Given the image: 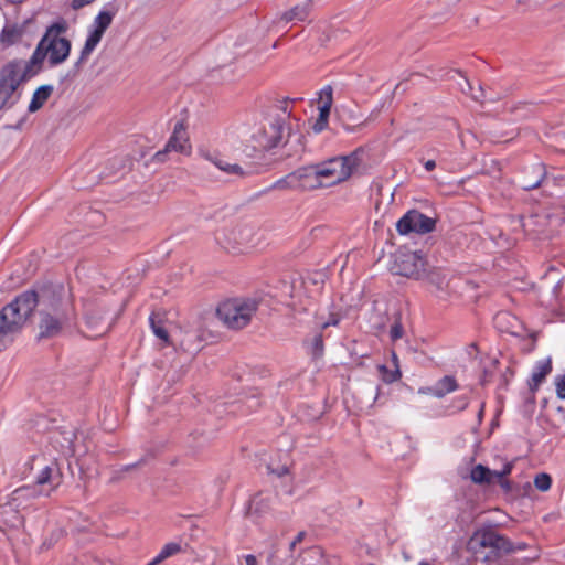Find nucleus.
<instances>
[{"label":"nucleus","mask_w":565,"mask_h":565,"mask_svg":"<svg viewBox=\"0 0 565 565\" xmlns=\"http://www.w3.org/2000/svg\"><path fill=\"white\" fill-rule=\"evenodd\" d=\"M290 136V127L285 118H273L262 124L243 125L226 132L227 142L246 158H256L270 150Z\"/></svg>","instance_id":"nucleus-1"},{"label":"nucleus","mask_w":565,"mask_h":565,"mask_svg":"<svg viewBox=\"0 0 565 565\" xmlns=\"http://www.w3.org/2000/svg\"><path fill=\"white\" fill-rule=\"evenodd\" d=\"M360 158L356 152L332 158L317 166L297 170L288 175L291 186L302 189L331 186L348 180L358 168Z\"/></svg>","instance_id":"nucleus-2"},{"label":"nucleus","mask_w":565,"mask_h":565,"mask_svg":"<svg viewBox=\"0 0 565 565\" xmlns=\"http://www.w3.org/2000/svg\"><path fill=\"white\" fill-rule=\"evenodd\" d=\"M36 295V306L40 307V337L58 334L68 320L71 302L63 286H52L41 289Z\"/></svg>","instance_id":"nucleus-3"},{"label":"nucleus","mask_w":565,"mask_h":565,"mask_svg":"<svg viewBox=\"0 0 565 565\" xmlns=\"http://www.w3.org/2000/svg\"><path fill=\"white\" fill-rule=\"evenodd\" d=\"M65 30L63 23H54L47 28L30 60L26 61L32 70H36V74L45 60H47L50 66H56L68 58L72 49L71 41L61 36Z\"/></svg>","instance_id":"nucleus-4"},{"label":"nucleus","mask_w":565,"mask_h":565,"mask_svg":"<svg viewBox=\"0 0 565 565\" xmlns=\"http://www.w3.org/2000/svg\"><path fill=\"white\" fill-rule=\"evenodd\" d=\"M36 307L35 291H25L0 311V352L20 332Z\"/></svg>","instance_id":"nucleus-5"},{"label":"nucleus","mask_w":565,"mask_h":565,"mask_svg":"<svg viewBox=\"0 0 565 565\" xmlns=\"http://www.w3.org/2000/svg\"><path fill=\"white\" fill-rule=\"evenodd\" d=\"M36 74L26 61L15 60L0 68V110L12 107L20 98V86Z\"/></svg>","instance_id":"nucleus-6"},{"label":"nucleus","mask_w":565,"mask_h":565,"mask_svg":"<svg viewBox=\"0 0 565 565\" xmlns=\"http://www.w3.org/2000/svg\"><path fill=\"white\" fill-rule=\"evenodd\" d=\"M29 477L33 482L31 488L35 489V498L50 495L62 483V472L54 458L44 455H35L28 462Z\"/></svg>","instance_id":"nucleus-7"},{"label":"nucleus","mask_w":565,"mask_h":565,"mask_svg":"<svg viewBox=\"0 0 565 565\" xmlns=\"http://www.w3.org/2000/svg\"><path fill=\"white\" fill-rule=\"evenodd\" d=\"M391 270L412 279H428L431 284L440 286L438 274L430 269L424 256L417 252L399 249L394 255Z\"/></svg>","instance_id":"nucleus-8"},{"label":"nucleus","mask_w":565,"mask_h":565,"mask_svg":"<svg viewBox=\"0 0 565 565\" xmlns=\"http://www.w3.org/2000/svg\"><path fill=\"white\" fill-rule=\"evenodd\" d=\"M257 307V301L253 299L234 298L220 303L216 315L227 328L238 330L252 321Z\"/></svg>","instance_id":"nucleus-9"},{"label":"nucleus","mask_w":565,"mask_h":565,"mask_svg":"<svg viewBox=\"0 0 565 565\" xmlns=\"http://www.w3.org/2000/svg\"><path fill=\"white\" fill-rule=\"evenodd\" d=\"M222 246L232 254H248L263 242V235L249 225H236L223 232L218 238Z\"/></svg>","instance_id":"nucleus-10"},{"label":"nucleus","mask_w":565,"mask_h":565,"mask_svg":"<svg viewBox=\"0 0 565 565\" xmlns=\"http://www.w3.org/2000/svg\"><path fill=\"white\" fill-rule=\"evenodd\" d=\"M35 498V489L21 487L15 489L4 502L0 503V529H15L22 524L20 509L26 507L30 499Z\"/></svg>","instance_id":"nucleus-11"},{"label":"nucleus","mask_w":565,"mask_h":565,"mask_svg":"<svg viewBox=\"0 0 565 565\" xmlns=\"http://www.w3.org/2000/svg\"><path fill=\"white\" fill-rule=\"evenodd\" d=\"M114 14L108 11H100L94 19L79 55L75 62V68L81 70L89 60L92 53L103 39L104 33L110 26Z\"/></svg>","instance_id":"nucleus-12"},{"label":"nucleus","mask_w":565,"mask_h":565,"mask_svg":"<svg viewBox=\"0 0 565 565\" xmlns=\"http://www.w3.org/2000/svg\"><path fill=\"white\" fill-rule=\"evenodd\" d=\"M513 469V461L504 460L501 469H490L481 463L475 466L470 471V479L473 483L480 486H490L498 482L504 491L511 490V484L507 476Z\"/></svg>","instance_id":"nucleus-13"},{"label":"nucleus","mask_w":565,"mask_h":565,"mask_svg":"<svg viewBox=\"0 0 565 565\" xmlns=\"http://www.w3.org/2000/svg\"><path fill=\"white\" fill-rule=\"evenodd\" d=\"M192 151V146L190 143L189 135L186 131V126L183 121H178L174 125L172 135L170 136L168 142L166 143L162 150L157 151L153 154L152 160L154 162H166L167 154L169 152H178L184 156H190Z\"/></svg>","instance_id":"nucleus-14"},{"label":"nucleus","mask_w":565,"mask_h":565,"mask_svg":"<svg viewBox=\"0 0 565 565\" xmlns=\"http://www.w3.org/2000/svg\"><path fill=\"white\" fill-rule=\"evenodd\" d=\"M435 227V221L418 211L407 212L396 224L399 234L406 235L409 233L425 234L429 233Z\"/></svg>","instance_id":"nucleus-15"},{"label":"nucleus","mask_w":565,"mask_h":565,"mask_svg":"<svg viewBox=\"0 0 565 565\" xmlns=\"http://www.w3.org/2000/svg\"><path fill=\"white\" fill-rule=\"evenodd\" d=\"M32 23L33 19H25L22 22L7 21L0 33V43L6 47L19 43Z\"/></svg>","instance_id":"nucleus-16"},{"label":"nucleus","mask_w":565,"mask_h":565,"mask_svg":"<svg viewBox=\"0 0 565 565\" xmlns=\"http://www.w3.org/2000/svg\"><path fill=\"white\" fill-rule=\"evenodd\" d=\"M85 323L88 329L86 335L89 338H97L108 330L103 311L90 305L85 309Z\"/></svg>","instance_id":"nucleus-17"},{"label":"nucleus","mask_w":565,"mask_h":565,"mask_svg":"<svg viewBox=\"0 0 565 565\" xmlns=\"http://www.w3.org/2000/svg\"><path fill=\"white\" fill-rule=\"evenodd\" d=\"M469 550L478 552L481 547L502 548L504 539L493 532L476 533L469 541Z\"/></svg>","instance_id":"nucleus-18"},{"label":"nucleus","mask_w":565,"mask_h":565,"mask_svg":"<svg viewBox=\"0 0 565 565\" xmlns=\"http://www.w3.org/2000/svg\"><path fill=\"white\" fill-rule=\"evenodd\" d=\"M310 12V3L302 2L298 3L295 7L290 8L289 10L282 12L277 18L278 23H289V22H301L305 21Z\"/></svg>","instance_id":"nucleus-19"},{"label":"nucleus","mask_w":565,"mask_h":565,"mask_svg":"<svg viewBox=\"0 0 565 565\" xmlns=\"http://www.w3.org/2000/svg\"><path fill=\"white\" fill-rule=\"evenodd\" d=\"M552 371L551 360L540 361L531 375V380L529 382V386L531 391H536L541 383L545 380L546 375H548Z\"/></svg>","instance_id":"nucleus-20"},{"label":"nucleus","mask_w":565,"mask_h":565,"mask_svg":"<svg viewBox=\"0 0 565 565\" xmlns=\"http://www.w3.org/2000/svg\"><path fill=\"white\" fill-rule=\"evenodd\" d=\"M53 93V86L51 85H42L35 89L32 95L31 102L29 104V111L35 113L47 102L50 96Z\"/></svg>","instance_id":"nucleus-21"},{"label":"nucleus","mask_w":565,"mask_h":565,"mask_svg":"<svg viewBox=\"0 0 565 565\" xmlns=\"http://www.w3.org/2000/svg\"><path fill=\"white\" fill-rule=\"evenodd\" d=\"M457 387H458V384H457L455 377L450 376V375H446L436 382V384L430 388V392L435 397L441 398L446 394L456 391Z\"/></svg>","instance_id":"nucleus-22"},{"label":"nucleus","mask_w":565,"mask_h":565,"mask_svg":"<svg viewBox=\"0 0 565 565\" xmlns=\"http://www.w3.org/2000/svg\"><path fill=\"white\" fill-rule=\"evenodd\" d=\"M182 545L178 542H169L163 545L159 554L152 559V565H159L169 557L181 553Z\"/></svg>","instance_id":"nucleus-23"},{"label":"nucleus","mask_w":565,"mask_h":565,"mask_svg":"<svg viewBox=\"0 0 565 565\" xmlns=\"http://www.w3.org/2000/svg\"><path fill=\"white\" fill-rule=\"evenodd\" d=\"M270 498L263 494L255 495L249 503V514H262L269 508Z\"/></svg>","instance_id":"nucleus-24"},{"label":"nucleus","mask_w":565,"mask_h":565,"mask_svg":"<svg viewBox=\"0 0 565 565\" xmlns=\"http://www.w3.org/2000/svg\"><path fill=\"white\" fill-rule=\"evenodd\" d=\"M333 103L332 88L331 86H326L321 89L319 94V106L318 110L330 111Z\"/></svg>","instance_id":"nucleus-25"},{"label":"nucleus","mask_w":565,"mask_h":565,"mask_svg":"<svg viewBox=\"0 0 565 565\" xmlns=\"http://www.w3.org/2000/svg\"><path fill=\"white\" fill-rule=\"evenodd\" d=\"M213 163L222 171L228 173V174H233V175H237V177H243L245 173L243 171V168L236 163H228V162H225L224 160H221V159H216L213 161Z\"/></svg>","instance_id":"nucleus-26"},{"label":"nucleus","mask_w":565,"mask_h":565,"mask_svg":"<svg viewBox=\"0 0 565 565\" xmlns=\"http://www.w3.org/2000/svg\"><path fill=\"white\" fill-rule=\"evenodd\" d=\"M150 324L153 333L163 342H169V333L167 329L161 324V322H157L154 317H150Z\"/></svg>","instance_id":"nucleus-27"},{"label":"nucleus","mask_w":565,"mask_h":565,"mask_svg":"<svg viewBox=\"0 0 565 565\" xmlns=\"http://www.w3.org/2000/svg\"><path fill=\"white\" fill-rule=\"evenodd\" d=\"M552 479L547 473H539L534 478V486L537 490L545 492L551 488Z\"/></svg>","instance_id":"nucleus-28"},{"label":"nucleus","mask_w":565,"mask_h":565,"mask_svg":"<svg viewBox=\"0 0 565 565\" xmlns=\"http://www.w3.org/2000/svg\"><path fill=\"white\" fill-rule=\"evenodd\" d=\"M405 331L404 327L401 323L399 319H395L393 324L390 328V338L393 342L403 338Z\"/></svg>","instance_id":"nucleus-29"},{"label":"nucleus","mask_w":565,"mask_h":565,"mask_svg":"<svg viewBox=\"0 0 565 565\" xmlns=\"http://www.w3.org/2000/svg\"><path fill=\"white\" fill-rule=\"evenodd\" d=\"M330 111L319 110V116L312 126L315 132H321L328 125Z\"/></svg>","instance_id":"nucleus-30"},{"label":"nucleus","mask_w":565,"mask_h":565,"mask_svg":"<svg viewBox=\"0 0 565 565\" xmlns=\"http://www.w3.org/2000/svg\"><path fill=\"white\" fill-rule=\"evenodd\" d=\"M340 318L338 313H330L329 319H324L322 316L317 317V326L321 329H326L330 326H337Z\"/></svg>","instance_id":"nucleus-31"},{"label":"nucleus","mask_w":565,"mask_h":565,"mask_svg":"<svg viewBox=\"0 0 565 565\" xmlns=\"http://www.w3.org/2000/svg\"><path fill=\"white\" fill-rule=\"evenodd\" d=\"M555 387L557 396L565 399V373L555 379Z\"/></svg>","instance_id":"nucleus-32"},{"label":"nucleus","mask_w":565,"mask_h":565,"mask_svg":"<svg viewBox=\"0 0 565 565\" xmlns=\"http://www.w3.org/2000/svg\"><path fill=\"white\" fill-rule=\"evenodd\" d=\"M312 347H313V354L320 355L322 352V349H323V341H322V337L320 334H318L313 338Z\"/></svg>","instance_id":"nucleus-33"},{"label":"nucleus","mask_w":565,"mask_h":565,"mask_svg":"<svg viewBox=\"0 0 565 565\" xmlns=\"http://www.w3.org/2000/svg\"><path fill=\"white\" fill-rule=\"evenodd\" d=\"M94 1H95V0H72L71 6H72V8H73L74 10H78V9H81V8L85 7V6L90 4V3H92V2H94Z\"/></svg>","instance_id":"nucleus-34"},{"label":"nucleus","mask_w":565,"mask_h":565,"mask_svg":"<svg viewBox=\"0 0 565 565\" xmlns=\"http://www.w3.org/2000/svg\"><path fill=\"white\" fill-rule=\"evenodd\" d=\"M512 317L508 312H500L495 316V323L500 326L503 321L511 319Z\"/></svg>","instance_id":"nucleus-35"},{"label":"nucleus","mask_w":565,"mask_h":565,"mask_svg":"<svg viewBox=\"0 0 565 565\" xmlns=\"http://www.w3.org/2000/svg\"><path fill=\"white\" fill-rule=\"evenodd\" d=\"M271 472L277 475L278 477H284L289 473V468L287 466H282L277 468L276 470L271 469Z\"/></svg>","instance_id":"nucleus-36"},{"label":"nucleus","mask_w":565,"mask_h":565,"mask_svg":"<svg viewBox=\"0 0 565 565\" xmlns=\"http://www.w3.org/2000/svg\"><path fill=\"white\" fill-rule=\"evenodd\" d=\"M302 537H303V533L302 532L298 533L296 539L290 543V548L294 550L296 544H298L299 542L302 541Z\"/></svg>","instance_id":"nucleus-37"},{"label":"nucleus","mask_w":565,"mask_h":565,"mask_svg":"<svg viewBox=\"0 0 565 565\" xmlns=\"http://www.w3.org/2000/svg\"><path fill=\"white\" fill-rule=\"evenodd\" d=\"M246 565H257V559L254 555H247L245 557Z\"/></svg>","instance_id":"nucleus-38"},{"label":"nucleus","mask_w":565,"mask_h":565,"mask_svg":"<svg viewBox=\"0 0 565 565\" xmlns=\"http://www.w3.org/2000/svg\"><path fill=\"white\" fill-rule=\"evenodd\" d=\"M436 167V162L434 160H428L425 162V169L427 171H431L433 169H435Z\"/></svg>","instance_id":"nucleus-39"},{"label":"nucleus","mask_w":565,"mask_h":565,"mask_svg":"<svg viewBox=\"0 0 565 565\" xmlns=\"http://www.w3.org/2000/svg\"><path fill=\"white\" fill-rule=\"evenodd\" d=\"M401 376L399 372L397 371L396 373L394 374H391L390 377H385L384 380L386 382H393V381H396L398 377Z\"/></svg>","instance_id":"nucleus-40"},{"label":"nucleus","mask_w":565,"mask_h":565,"mask_svg":"<svg viewBox=\"0 0 565 565\" xmlns=\"http://www.w3.org/2000/svg\"><path fill=\"white\" fill-rule=\"evenodd\" d=\"M540 182H541V179L534 183H525L523 186H524V189H533V188L537 186L540 184Z\"/></svg>","instance_id":"nucleus-41"},{"label":"nucleus","mask_w":565,"mask_h":565,"mask_svg":"<svg viewBox=\"0 0 565 565\" xmlns=\"http://www.w3.org/2000/svg\"><path fill=\"white\" fill-rule=\"evenodd\" d=\"M483 416V405L481 406L479 413H478V422L481 423Z\"/></svg>","instance_id":"nucleus-42"},{"label":"nucleus","mask_w":565,"mask_h":565,"mask_svg":"<svg viewBox=\"0 0 565 565\" xmlns=\"http://www.w3.org/2000/svg\"><path fill=\"white\" fill-rule=\"evenodd\" d=\"M285 183H286V180H279L277 183H276V186L277 188H284L285 186Z\"/></svg>","instance_id":"nucleus-43"},{"label":"nucleus","mask_w":565,"mask_h":565,"mask_svg":"<svg viewBox=\"0 0 565 565\" xmlns=\"http://www.w3.org/2000/svg\"><path fill=\"white\" fill-rule=\"evenodd\" d=\"M467 405H468V401H467V398H465V399H463V404H462V407H461V408H466V407H467Z\"/></svg>","instance_id":"nucleus-44"},{"label":"nucleus","mask_w":565,"mask_h":565,"mask_svg":"<svg viewBox=\"0 0 565 565\" xmlns=\"http://www.w3.org/2000/svg\"><path fill=\"white\" fill-rule=\"evenodd\" d=\"M419 565H430V564H428L427 562L423 561V562L419 563Z\"/></svg>","instance_id":"nucleus-45"}]
</instances>
